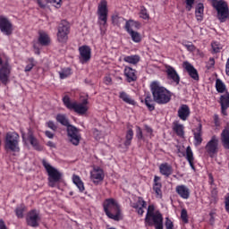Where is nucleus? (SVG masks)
I'll use <instances>...</instances> for the list:
<instances>
[{
	"mask_svg": "<svg viewBox=\"0 0 229 229\" xmlns=\"http://www.w3.org/2000/svg\"><path fill=\"white\" fill-rule=\"evenodd\" d=\"M150 90L155 103L157 105H167L171 101L173 95L167 89L160 86L157 81L151 83Z\"/></svg>",
	"mask_w": 229,
	"mask_h": 229,
	"instance_id": "obj_1",
	"label": "nucleus"
},
{
	"mask_svg": "<svg viewBox=\"0 0 229 229\" xmlns=\"http://www.w3.org/2000/svg\"><path fill=\"white\" fill-rule=\"evenodd\" d=\"M145 223H147L148 226H154L155 229H164V216H162L160 211L155 212L154 205H148Z\"/></svg>",
	"mask_w": 229,
	"mask_h": 229,
	"instance_id": "obj_2",
	"label": "nucleus"
},
{
	"mask_svg": "<svg viewBox=\"0 0 229 229\" xmlns=\"http://www.w3.org/2000/svg\"><path fill=\"white\" fill-rule=\"evenodd\" d=\"M103 208L106 216L113 221H121V206L115 199H106L103 202Z\"/></svg>",
	"mask_w": 229,
	"mask_h": 229,
	"instance_id": "obj_3",
	"label": "nucleus"
},
{
	"mask_svg": "<svg viewBox=\"0 0 229 229\" xmlns=\"http://www.w3.org/2000/svg\"><path fill=\"white\" fill-rule=\"evenodd\" d=\"M63 103L64 106L71 111L75 112L79 115H85L89 112V100L84 99L82 103H78V101H71V98L68 95H65L63 98Z\"/></svg>",
	"mask_w": 229,
	"mask_h": 229,
	"instance_id": "obj_4",
	"label": "nucleus"
},
{
	"mask_svg": "<svg viewBox=\"0 0 229 229\" xmlns=\"http://www.w3.org/2000/svg\"><path fill=\"white\" fill-rule=\"evenodd\" d=\"M21 137L15 131H8L4 139V149L6 153H19L21 147H19V140Z\"/></svg>",
	"mask_w": 229,
	"mask_h": 229,
	"instance_id": "obj_5",
	"label": "nucleus"
},
{
	"mask_svg": "<svg viewBox=\"0 0 229 229\" xmlns=\"http://www.w3.org/2000/svg\"><path fill=\"white\" fill-rule=\"evenodd\" d=\"M212 6L216 11V17L220 22H226L229 19V7L225 0H212Z\"/></svg>",
	"mask_w": 229,
	"mask_h": 229,
	"instance_id": "obj_6",
	"label": "nucleus"
},
{
	"mask_svg": "<svg viewBox=\"0 0 229 229\" xmlns=\"http://www.w3.org/2000/svg\"><path fill=\"white\" fill-rule=\"evenodd\" d=\"M42 165L45 167L47 174H48V182L50 187H55V183H58L60 180H62V174L56 170V168L53 167L49 162L46 159H42Z\"/></svg>",
	"mask_w": 229,
	"mask_h": 229,
	"instance_id": "obj_7",
	"label": "nucleus"
},
{
	"mask_svg": "<svg viewBox=\"0 0 229 229\" xmlns=\"http://www.w3.org/2000/svg\"><path fill=\"white\" fill-rule=\"evenodd\" d=\"M131 28H136V30H139V28H140V23L133 20H128L126 21V23L124 26V30L127 31L128 34H130L132 42L139 44V42L142 40V38L140 37V33L133 30V29Z\"/></svg>",
	"mask_w": 229,
	"mask_h": 229,
	"instance_id": "obj_8",
	"label": "nucleus"
},
{
	"mask_svg": "<svg viewBox=\"0 0 229 229\" xmlns=\"http://www.w3.org/2000/svg\"><path fill=\"white\" fill-rule=\"evenodd\" d=\"M71 33V25L67 21L63 20L57 28V40L64 44L69 40V34Z\"/></svg>",
	"mask_w": 229,
	"mask_h": 229,
	"instance_id": "obj_9",
	"label": "nucleus"
},
{
	"mask_svg": "<svg viewBox=\"0 0 229 229\" xmlns=\"http://www.w3.org/2000/svg\"><path fill=\"white\" fill-rule=\"evenodd\" d=\"M205 149L210 158H214V157H216L219 151V138L213 135L210 140L206 144Z\"/></svg>",
	"mask_w": 229,
	"mask_h": 229,
	"instance_id": "obj_10",
	"label": "nucleus"
},
{
	"mask_svg": "<svg viewBox=\"0 0 229 229\" xmlns=\"http://www.w3.org/2000/svg\"><path fill=\"white\" fill-rule=\"evenodd\" d=\"M67 136L70 139V142L73 146H80V141L81 140V134L80 133V129L76 128L74 125H70L67 129Z\"/></svg>",
	"mask_w": 229,
	"mask_h": 229,
	"instance_id": "obj_11",
	"label": "nucleus"
},
{
	"mask_svg": "<svg viewBox=\"0 0 229 229\" xmlns=\"http://www.w3.org/2000/svg\"><path fill=\"white\" fill-rule=\"evenodd\" d=\"M0 31L7 37H10L13 33V24L4 15H0Z\"/></svg>",
	"mask_w": 229,
	"mask_h": 229,
	"instance_id": "obj_12",
	"label": "nucleus"
},
{
	"mask_svg": "<svg viewBox=\"0 0 229 229\" xmlns=\"http://www.w3.org/2000/svg\"><path fill=\"white\" fill-rule=\"evenodd\" d=\"M26 223L28 226L38 228L40 225V213L37 211V209H31L29 211L26 216Z\"/></svg>",
	"mask_w": 229,
	"mask_h": 229,
	"instance_id": "obj_13",
	"label": "nucleus"
},
{
	"mask_svg": "<svg viewBox=\"0 0 229 229\" xmlns=\"http://www.w3.org/2000/svg\"><path fill=\"white\" fill-rule=\"evenodd\" d=\"M98 21L103 22V25L106 24L108 21V3L106 0H101L98 6Z\"/></svg>",
	"mask_w": 229,
	"mask_h": 229,
	"instance_id": "obj_14",
	"label": "nucleus"
},
{
	"mask_svg": "<svg viewBox=\"0 0 229 229\" xmlns=\"http://www.w3.org/2000/svg\"><path fill=\"white\" fill-rule=\"evenodd\" d=\"M165 69L167 80L174 83V85H180V74H178L176 69L169 64H165Z\"/></svg>",
	"mask_w": 229,
	"mask_h": 229,
	"instance_id": "obj_15",
	"label": "nucleus"
},
{
	"mask_svg": "<svg viewBox=\"0 0 229 229\" xmlns=\"http://www.w3.org/2000/svg\"><path fill=\"white\" fill-rule=\"evenodd\" d=\"M81 64H87L92 58V49L87 45L79 47Z\"/></svg>",
	"mask_w": 229,
	"mask_h": 229,
	"instance_id": "obj_16",
	"label": "nucleus"
},
{
	"mask_svg": "<svg viewBox=\"0 0 229 229\" xmlns=\"http://www.w3.org/2000/svg\"><path fill=\"white\" fill-rule=\"evenodd\" d=\"M123 76L125 77V81H127V83H133L138 80L137 70L131 66H124Z\"/></svg>",
	"mask_w": 229,
	"mask_h": 229,
	"instance_id": "obj_17",
	"label": "nucleus"
},
{
	"mask_svg": "<svg viewBox=\"0 0 229 229\" xmlns=\"http://www.w3.org/2000/svg\"><path fill=\"white\" fill-rule=\"evenodd\" d=\"M90 179L95 185H99V182L105 180V172L100 167L94 168L90 172Z\"/></svg>",
	"mask_w": 229,
	"mask_h": 229,
	"instance_id": "obj_18",
	"label": "nucleus"
},
{
	"mask_svg": "<svg viewBox=\"0 0 229 229\" xmlns=\"http://www.w3.org/2000/svg\"><path fill=\"white\" fill-rule=\"evenodd\" d=\"M11 72H12V67L8 63H5L0 68V81L4 85H6V83H8V80L10 79Z\"/></svg>",
	"mask_w": 229,
	"mask_h": 229,
	"instance_id": "obj_19",
	"label": "nucleus"
},
{
	"mask_svg": "<svg viewBox=\"0 0 229 229\" xmlns=\"http://www.w3.org/2000/svg\"><path fill=\"white\" fill-rule=\"evenodd\" d=\"M182 67L185 69L186 72H188L190 78L195 81H199V73H198V70L194 68V65L186 61L182 64Z\"/></svg>",
	"mask_w": 229,
	"mask_h": 229,
	"instance_id": "obj_20",
	"label": "nucleus"
},
{
	"mask_svg": "<svg viewBox=\"0 0 229 229\" xmlns=\"http://www.w3.org/2000/svg\"><path fill=\"white\" fill-rule=\"evenodd\" d=\"M162 178L160 176L155 175L153 181L152 190L156 194V198L158 199H162L163 192H162V182H160Z\"/></svg>",
	"mask_w": 229,
	"mask_h": 229,
	"instance_id": "obj_21",
	"label": "nucleus"
},
{
	"mask_svg": "<svg viewBox=\"0 0 229 229\" xmlns=\"http://www.w3.org/2000/svg\"><path fill=\"white\" fill-rule=\"evenodd\" d=\"M192 133L195 146H201L203 142V125L199 123V125L192 130Z\"/></svg>",
	"mask_w": 229,
	"mask_h": 229,
	"instance_id": "obj_22",
	"label": "nucleus"
},
{
	"mask_svg": "<svg viewBox=\"0 0 229 229\" xmlns=\"http://www.w3.org/2000/svg\"><path fill=\"white\" fill-rule=\"evenodd\" d=\"M220 106H221V114L222 115H228V108H229V92L226 91L224 95L220 96Z\"/></svg>",
	"mask_w": 229,
	"mask_h": 229,
	"instance_id": "obj_23",
	"label": "nucleus"
},
{
	"mask_svg": "<svg viewBox=\"0 0 229 229\" xmlns=\"http://www.w3.org/2000/svg\"><path fill=\"white\" fill-rule=\"evenodd\" d=\"M177 115L181 121H187L191 117V107L185 104L181 105L177 111Z\"/></svg>",
	"mask_w": 229,
	"mask_h": 229,
	"instance_id": "obj_24",
	"label": "nucleus"
},
{
	"mask_svg": "<svg viewBox=\"0 0 229 229\" xmlns=\"http://www.w3.org/2000/svg\"><path fill=\"white\" fill-rule=\"evenodd\" d=\"M175 192L182 199H189L191 198V190L184 184L177 185L175 187Z\"/></svg>",
	"mask_w": 229,
	"mask_h": 229,
	"instance_id": "obj_25",
	"label": "nucleus"
},
{
	"mask_svg": "<svg viewBox=\"0 0 229 229\" xmlns=\"http://www.w3.org/2000/svg\"><path fill=\"white\" fill-rule=\"evenodd\" d=\"M132 208H135L139 216H144V208L148 207V203L142 197L138 198V201L131 205Z\"/></svg>",
	"mask_w": 229,
	"mask_h": 229,
	"instance_id": "obj_26",
	"label": "nucleus"
},
{
	"mask_svg": "<svg viewBox=\"0 0 229 229\" xmlns=\"http://www.w3.org/2000/svg\"><path fill=\"white\" fill-rule=\"evenodd\" d=\"M159 173L162 174L165 178H169L171 174H173V165H171L169 163H163L159 165Z\"/></svg>",
	"mask_w": 229,
	"mask_h": 229,
	"instance_id": "obj_27",
	"label": "nucleus"
},
{
	"mask_svg": "<svg viewBox=\"0 0 229 229\" xmlns=\"http://www.w3.org/2000/svg\"><path fill=\"white\" fill-rule=\"evenodd\" d=\"M173 131H174L177 137H180L181 139L185 137V127L177 121L173 123Z\"/></svg>",
	"mask_w": 229,
	"mask_h": 229,
	"instance_id": "obj_28",
	"label": "nucleus"
},
{
	"mask_svg": "<svg viewBox=\"0 0 229 229\" xmlns=\"http://www.w3.org/2000/svg\"><path fill=\"white\" fill-rule=\"evenodd\" d=\"M220 140L225 149H229V127H225L221 134Z\"/></svg>",
	"mask_w": 229,
	"mask_h": 229,
	"instance_id": "obj_29",
	"label": "nucleus"
},
{
	"mask_svg": "<svg viewBox=\"0 0 229 229\" xmlns=\"http://www.w3.org/2000/svg\"><path fill=\"white\" fill-rule=\"evenodd\" d=\"M38 42L40 46H49V44H51V38H49V35L47 32L39 31Z\"/></svg>",
	"mask_w": 229,
	"mask_h": 229,
	"instance_id": "obj_30",
	"label": "nucleus"
},
{
	"mask_svg": "<svg viewBox=\"0 0 229 229\" xmlns=\"http://www.w3.org/2000/svg\"><path fill=\"white\" fill-rule=\"evenodd\" d=\"M185 158L187 162L190 164V166L192 169V171H196V166L194 165V153L192 152V148H191V146H188L186 148Z\"/></svg>",
	"mask_w": 229,
	"mask_h": 229,
	"instance_id": "obj_31",
	"label": "nucleus"
},
{
	"mask_svg": "<svg viewBox=\"0 0 229 229\" xmlns=\"http://www.w3.org/2000/svg\"><path fill=\"white\" fill-rule=\"evenodd\" d=\"M119 98L120 99H122V101H123V103H126L127 105H131L132 106H135V105H137L135 99H133L131 96H130L125 91H121L119 93Z\"/></svg>",
	"mask_w": 229,
	"mask_h": 229,
	"instance_id": "obj_32",
	"label": "nucleus"
},
{
	"mask_svg": "<svg viewBox=\"0 0 229 229\" xmlns=\"http://www.w3.org/2000/svg\"><path fill=\"white\" fill-rule=\"evenodd\" d=\"M37 0V3L40 8H46L47 3H50V4H53L55 8H61L62 7V0Z\"/></svg>",
	"mask_w": 229,
	"mask_h": 229,
	"instance_id": "obj_33",
	"label": "nucleus"
},
{
	"mask_svg": "<svg viewBox=\"0 0 229 229\" xmlns=\"http://www.w3.org/2000/svg\"><path fill=\"white\" fill-rule=\"evenodd\" d=\"M123 62H125L126 64H130L131 65H137V64L140 62V55H124Z\"/></svg>",
	"mask_w": 229,
	"mask_h": 229,
	"instance_id": "obj_34",
	"label": "nucleus"
},
{
	"mask_svg": "<svg viewBox=\"0 0 229 229\" xmlns=\"http://www.w3.org/2000/svg\"><path fill=\"white\" fill-rule=\"evenodd\" d=\"M72 182L76 185L77 189H79L80 192H84L85 191V184L79 175L73 174L72 175Z\"/></svg>",
	"mask_w": 229,
	"mask_h": 229,
	"instance_id": "obj_35",
	"label": "nucleus"
},
{
	"mask_svg": "<svg viewBox=\"0 0 229 229\" xmlns=\"http://www.w3.org/2000/svg\"><path fill=\"white\" fill-rule=\"evenodd\" d=\"M216 89L218 94H226L228 92V89H226V85L221 79H216Z\"/></svg>",
	"mask_w": 229,
	"mask_h": 229,
	"instance_id": "obj_36",
	"label": "nucleus"
},
{
	"mask_svg": "<svg viewBox=\"0 0 229 229\" xmlns=\"http://www.w3.org/2000/svg\"><path fill=\"white\" fill-rule=\"evenodd\" d=\"M27 140H29L30 144L32 145L34 149H37V151H40V145L38 144V140L35 138L33 135V132H29Z\"/></svg>",
	"mask_w": 229,
	"mask_h": 229,
	"instance_id": "obj_37",
	"label": "nucleus"
},
{
	"mask_svg": "<svg viewBox=\"0 0 229 229\" xmlns=\"http://www.w3.org/2000/svg\"><path fill=\"white\" fill-rule=\"evenodd\" d=\"M144 103L149 112L155 110V99L151 98V95H147Z\"/></svg>",
	"mask_w": 229,
	"mask_h": 229,
	"instance_id": "obj_38",
	"label": "nucleus"
},
{
	"mask_svg": "<svg viewBox=\"0 0 229 229\" xmlns=\"http://www.w3.org/2000/svg\"><path fill=\"white\" fill-rule=\"evenodd\" d=\"M55 119L57 123H60V124L63 126H66V128L72 126V124L69 123V118L65 114H58Z\"/></svg>",
	"mask_w": 229,
	"mask_h": 229,
	"instance_id": "obj_39",
	"label": "nucleus"
},
{
	"mask_svg": "<svg viewBox=\"0 0 229 229\" xmlns=\"http://www.w3.org/2000/svg\"><path fill=\"white\" fill-rule=\"evenodd\" d=\"M60 80H65L69 78V76L72 75V70L69 67L61 69L60 72H58Z\"/></svg>",
	"mask_w": 229,
	"mask_h": 229,
	"instance_id": "obj_40",
	"label": "nucleus"
},
{
	"mask_svg": "<svg viewBox=\"0 0 229 229\" xmlns=\"http://www.w3.org/2000/svg\"><path fill=\"white\" fill-rule=\"evenodd\" d=\"M131 140H133V130L132 129H129L126 131L125 141L123 143L125 148H130V146H131Z\"/></svg>",
	"mask_w": 229,
	"mask_h": 229,
	"instance_id": "obj_41",
	"label": "nucleus"
},
{
	"mask_svg": "<svg viewBox=\"0 0 229 229\" xmlns=\"http://www.w3.org/2000/svg\"><path fill=\"white\" fill-rule=\"evenodd\" d=\"M14 212L18 219H22L24 217V212H26V206L21 204L15 208Z\"/></svg>",
	"mask_w": 229,
	"mask_h": 229,
	"instance_id": "obj_42",
	"label": "nucleus"
},
{
	"mask_svg": "<svg viewBox=\"0 0 229 229\" xmlns=\"http://www.w3.org/2000/svg\"><path fill=\"white\" fill-rule=\"evenodd\" d=\"M27 64H28L25 66L24 71H25V72H31L33 67H35V65H36L35 58H33V57L28 58Z\"/></svg>",
	"mask_w": 229,
	"mask_h": 229,
	"instance_id": "obj_43",
	"label": "nucleus"
},
{
	"mask_svg": "<svg viewBox=\"0 0 229 229\" xmlns=\"http://www.w3.org/2000/svg\"><path fill=\"white\" fill-rule=\"evenodd\" d=\"M124 21L126 22V19H124L119 15H114L112 17V22L114 26H118V27L121 26V24H123V22H124Z\"/></svg>",
	"mask_w": 229,
	"mask_h": 229,
	"instance_id": "obj_44",
	"label": "nucleus"
},
{
	"mask_svg": "<svg viewBox=\"0 0 229 229\" xmlns=\"http://www.w3.org/2000/svg\"><path fill=\"white\" fill-rule=\"evenodd\" d=\"M211 47L213 54L221 53V49H223V46H221V44L217 41L212 42Z\"/></svg>",
	"mask_w": 229,
	"mask_h": 229,
	"instance_id": "obj_45",
	"label": "nucleus"
},
{
	"mask_svg": "<svg viewBox=\"0 0 229 229\" xmlns=\"http://www.w3.org/2000/svg\"><path fill=\"white\" fill-rule=\"evenodd\" d=\"M140 17L144 21H148L149 19V13H148V9H146V7L141 6V9L140 11Z\"/></svg>",
	"mask_w": 229,
	"mask_h": 229,
	"instance_id": "obj_46",
	"label": "nucleus"
},
{
	"mask_svg": "<svg viewBox=\"0 0 229 229\" xmlns=\"http://www.w3.org/2000/svg\"><path fill=\"white\" fill-rule=\"evenodd\" d=\"M181 219L182 221V223H189V215L187 213V209L183 208L181 211Z\"/></svg>",
	"mask_w": 229,
	"mask_h": 229,
	"instance_id": "obj_47",
	"label": "nucleus"
},
{
	"mask_svg": "<svg viewBox=\"0 0 229 229\" xmlns=\"http://www.w3.org/2000/svg\"><path fill=\"white\" fill-rule=\"evenodd\" d=\"M136 137L139 140H144V134L142 133V129L139 126L136 127Z\"/></svg>",
	"mask_w": 229,
	"mask_h": 229,
	"instance_id": "obj_48",
	"label": "nucleus"
},
{
	"mask_svg": "<svg viewBox=\"0 0 229 229\" xmlns=\"http://www.w3.org/2000/svg\"><path fill=\"white\" fill-rule=\"evenodd\" d=\"M213 121L216 128L221 127V119L219 118V114H214Z\"/></svg>",
	"mask_w": 229,
	"mask_h": 229,
	"instance_id": "obj_49",
	"label": "nucleus"
},
{
	"mask_svg": "<svg viewBox=\"0 0 229 229\" xmlns=\"http://www.w3.org/2000/svg\"><path fill=\"white\" fill-rule=\"evenodd\" d=\"M195 1L196 0H185L187 12H191V10H192V6H194Z\"/></svg>",
	"mask_w": 229,
	"mask_h": 229,
	"instance_id": "obj_50",
	"label": "nucleus"
},
{
	"mask_svg": "<svg viewBox=\"0 0 229 229\" xmlns=\"http://www.w3.org/2000/svg\"><path fill=\"white\" fill-rule=\"evenodd\" d=\"M47 126L50 128V130H53V131H56V130H58V126H56L53 121H48L47 123Z\"/></svg>",
	"mask_w": 229,
	"mask_h": 229,
	"instance_id": "obj_51",
	"label": "nucleus"
},
{
	"mask_svg": "<svg viewBox=\"0 0 229 229\" xmlns=\"http://www.w3.org/2000/svg\"><path fill=\"white\" fill-rule=\"evenodd\" d=\"M215 65H216V59H214L213 57H210L208 62V64H207V69L210 70Z\"/></svg>",
	"mask_w": 229,
	"mask_h": 229,
	"instance_id": "obj_52",
	"label": "nucleus"
},
{
	"mask_svg": "<svg viewBox=\"0 0 229 229\" xmlns=\"http://www.w3.org/2000/svg\"><path fill=\"white\" fill-rule=\"evenodd\" d=\"M205 10V6H203V4H199L198 7L195 10V13L202 14Z\"/></svg>",
	"mask_w": 229,
	"mask_h": 229,
	"instance_id": "obj_53",
	"label": "nucleus"
},
{
	"mask_svg": "<svg viewBox=\"0 0 229 229\" xmlns=\"http://www.w3.org/2000/svg\"><path fill=\"white\" fill-rule=\"evenodd\" d=\"M165 228H174V224H173V221H171V219H169V217L165 218Z\"/></svg>",
	"mask_w": 229,
	"mask_h": 229,
	"instance_id": "obj_54",
	"label": "nucleus"
},
{
	"mask_svg": "<svg viewBox=\"0 0 229 229\" xmlns=\"http://www.w3.org/2000/svg\"><path fill=\"white\" fill-rule=\"evenodd\" d=\"M144 131H146V133L148 135H149V137H151L153 135V129L151 127H149L148 125H145Z\"/></svg>",
	"mask_w": 229,
	"mask_h": 229,
	"instance_id": "obj_55",
	"label": "nucleus"
},
{
	"mask_svg": "<svg viewBox=\"0 0 229 229\" xmlns=\"http://www.w3.org/2000/svg\"><path fill=\"white\" fill-rule=\"evenodd\" d=\"M225 211L227 212V214H229V195L227 197H225Z\"/></svg>",
	"mask_w": 229,
	"mask_h": 229,
	"instance_id": "obj_56",
	"label": "nucleus"
},
{
	"mask_svg": "<svg viewBox=\"0 0 229 229\" xmlns=\"http://www.w3.org/2000/svg\"><path fill=\"white\" fill-rule=\"evenodd\" d=\"M211 197L214 199L217 198V188H213L211 190Z\"/></svg>",
	"mask_w": 229,
	"mask_h": 229,
	"instance_id": "obj_57",
	"label": "nucleus"
},
{
	"mask_svg": "<svg viewBox=\"0 0 229 229\" xmlns=\"http://www.w3.org/2000/svg\"><path fill=\"white\" fill-rule=\"evenodd\" d=\"M45 135L46 137H47L48 139H53L55 137V133L51 132L50 131H45Z\"/></svg>",
	"mask_w": 229,
	"mask_h": 229,
	"instance_id": "obj_58",
	"label": "nucleus"
},
{
	"mask_svg": "<svg viewBox=\"0 0 229 229\" xmlns=\"http://www.w3.org/2000/svg\"><path fill=\"white\" fill-rule=\"evenodd\" d=\"M208 183L209 185H214V175L212 174H208Z\"/></svg>",
	"mask_w": 229,
	"mask_h": 229,
	"instance_id": "obj_59",
	"label": "nucleus"
},
{
	"mask_svg": "<svg viewBox=\"0 0 229 229\" xmlns=\"http://www.w3.org/2000/svg\"><path fill=\"white\" fill-rule=\"evenodd\" d=\"M0 229H8V227H6V224H4V220L0 219Z\"/></svg>",
	"mask_w": 229,
	"mask_h": 229,
	"instance_id": "obj_60",
	"label": "nucleus"
},
{
	"mask_svg": "<svg viewBox=\"0 0 229 229\" xmlns=\"http://www.w3.org/2000/svg\"><path fill=\"white\" fill-rule=\"evenodd\" d=\"M186 47H187L188 51H194L196 49V47L192 44L186 45Z\"/></svg>",
	"mask_w": 229,
	"mask_h": 229,
	"instance_id": "obj_61",
	"label": "nucleus"
},
{
	"mask_svg": "<svg viewBox=\"0 0 229 229\" xmlns=\"http://www.w3.org/2000/svg\"><path fill=\"white\" fill-rule=\"evenodd\" d=\"M195 17H196L197 21H199V22H201V21H203V14L195 13Z\"/></svg>",
	"mask_w": 229,
	"mask_h": 229,
	"instance_id": "obj_62",
	"label": "nucleus"
},
{
	"mask_svg": "<svg viewBox=\"0 0 229 229\" xmlns=\"http://www.w3.org/2000/svg\"><path fill=\"white\" fill-rule=\"evenodd\" d=\"M105 83H106V85H110V83H112V78L106 77L105 78Z\"/></svg>",
	"mask_w": 229,
	"mask_h": 229,
	"instance_id": "obj_63",
	"label": "nucleus"
},
{
	"mask_svg": "<svg viewBox=\"0 0 229 229\" xmlns=\"http://www.w3.org/2000/svg\"><path fill=\"white\" fill-rule=\"evenodd\" d=\"M47 146H48L49 148H56V146L55 145V142L53 141H48L47 143Z\"/></svg>",
	"mask_w": 229,
	"mask_h": 229,
	"instance_id": "obj_64",
	"label": "nucleus"
}]
</instances>
